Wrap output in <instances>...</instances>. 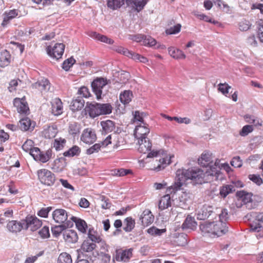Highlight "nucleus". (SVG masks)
Masks as SVG:
<instances>
[{
	"label": "nucleus",
	"instance_id": "3",
	"mask_svg": "<svg viewBox=\"0 0 263 263\" xmlns=\"http://www.w3.org/2000/svg\"><path fill=\"white\" fill-rule=\"evenodd\" d=\"M245 217L250 221V231L259 232L261 231L262 226L259 222H263V212H251L248 213Z\"/></svg>",
	"mask_w": 263,
	"mask_h": 263
},
{
	"label": "nucleus",
	"instance_id": "56",
	"mask_svg": "<svg viewBox=\"0 0 263 263\" xmlns=\"http://www.w3.org/2000/svg\"><path fill=\"white\" fill-rule=\"evenodd\" d=\"M147 233L154 236H160L162 233H164L165 229H159L155 227H152L149 228L147 230Z\"/></svg>",
	"mask_w": 263,
	"mask_h": 263
},
{
	"label": "nucleus",
	"instance_id": "33",
	"mask_svg": "<svg viewBox=\"0 0 263 263\" xmlns=\"http://www.w3.org/2000/svg\"><path fill=\"white\" fill-rule=\"evenodd\" d=\"M169 54L174 59L177 60L184 59L185 58V55L182 51L175 47H171L168 48Z\"/></svg>",
	"mask_w": 263,
	"mask_h": 263
},
{
	"label": "nucleus",
	"instance_id": "46",
	"mask_svg": "<svg viewBox=\"0 0 263 263\" xmlns=\"http://www.w3.org/2000/svg\"><path fill=\"white\" fill-rule=\"evenodd\" d=\"M70 226V224H60L59 226H55L52 228L51 231L53 235L55 236H59L62 231L66 229V228Z\"/></svg>",
	"mask_w": 263,
	"mask_h": 263
},
{
	"label": "nucleus",
	"instance_id": "47",
	"mask_svg": "<svg viewBox=\"0 0 263 263\" xmlns=\"http://www.w3.org/2000/svg\"><path fill=\"white\" fill-rule=\"evenodd\" d=\"M220 172V170H219V168L217 167H214V166H211L210 168L204 173L206 174L205 177L210 176L213 178L214 177L215 179L216 180L219 177Z\"/></svg>",
	"mask_w": 263,
	"mask_h": 263
},
{
	"label": "nucleus",
	"instance_id": "58",
	"mask_svg": "<svg viewBox=\"0 0 263 263\" xmlns=\"http://www.w3.org/2000/svg\"><path fill=\"white\" fill-rule=\"evenodd\" d=\"M99 256L101 263H109L110 261L111 256L106 252L101 251L99 254Z\"/></svg>",
	"mask_w": 263,
	"mask_h": 263
},
{
	"label": "nucleus",
	"instance_id": "1",
	"mask_svg": "<svg viewBox=\"0 0 263 263\" xmlns=\"http://www.w3.org/2000/svg\"><path fill=\"white\" fill-rule=\"evenodd\" d=\"M205 174L204 171L199 168L179 169L176 172V181L167 189V192L170 194L175 193L180 190L182 186L189 183L194 184H202L205 182Z\"/></svg>",
	"mask_w": 263,
	"mask_h": 263
},
{
	"label": "nucleus",
	"instance_id": "53",
	"mask_svg": "<svg viewBox=\"0 0 263 263\" xmlns=\"http://www.w3.org/2000/svg\"><path fill=\"white\" fill-rule=\"evenodd\" d=\"M88 235L89 238L88 240L91 242L99 243L102 240L101 237L98 235L97 233L95 231H92L90 230H89Z\"/></svg>",
	"mask_w": 263,
	"mask_h": 263
},
{
	"label": "nucleus",
	"instance_id": "27",
	"mask_svg": "<svg viewBox=\"0 0 263 263\" xmlns=\"http://www.w3.org/2000/svg\"><path fill=\"white\" fill-rule=\"evenodd\" d=\"M70 219L75 222L76 227L79 231L83 233L86 232L87 225L84 220L72 216L70 217Z\"/></svg>",
	"mask_w": 263,
	"mask_h": 263
},
{
	"label": "nucleus",
	"instance_id": "39",
	"mask_svg": "<svg viewBox=\"0 0 263 263\" xmlns=\"http://www.w3.org/2000/svg\"><path fill=\"white\" fill-rule=\"evenodd\" d=\"M235 191V186L233 184L224 185L220 188V195L225 198L228 195Z\"/></svg>",
	"mask_w": 263,
	"mask_h": 263
},
{
	"label": "nucleus",
	"instance_id": "26",
	"mask_svg": "<svg viewBox=\"0 0 263 263\" xmlns=\"http://www.w3.org/2000/svg\"><path fill=\"white\" fill-rule=\"evenodd\" d=\"M132 255V250L128 249L122 252H117L116 259L117 261H127Z\"/></svg>",
	"mask_w": 263,
	"mask_h": 263
},
{
	"label": "nucleus",
	"instance_id": "51",
	"mask_svg": "<svg viewBox=\"0 0 263 263\" xmlns=\"http://www.w3.org/2000/svg\"><path fill=\"white\" fill-rule=\"evenodd\" d=\"M72 259L71 256L66 253L63 252L60 254L58 259V263H72Z\"/></svg>",
	"mask_w": 263,
	"mask_h": 263
},
{
	"label": "nucleus",
	"instance_id": "42",
	"mask_svg": "<svg viewBox=\"0 0 263 263\" xmlns=\"http://www.w3.org/2000/svg\"><path fill=\"white\" fill-rule=\"evenodd\" d=\"M90 36L95 39L108 44H112L114 43V41L112 39L108 38L106 36L101 35L95 32H92Z\"/></svg>",
	"mask_w": 263,
	"mask_h": 263
},
{
	"label": "nucleus",
	"instance_id": "19",
	"mask_svg": "<svg viewBox=\"0 0 263 263\" xmlns=\"http://www.w3.org/2000/svg\"><path fill=\"white\" fill-rule=\"evenodd\" d=\"M148 0H127V5L134 11L139 12L146 5Z\"/></svg>",
	"mask_w": 263,
	"mask_h": 263
},
{
	"label": "nucleus",
	"instance_id": "22",
	"mask_svg": "<svg viewBox=\"0 0 263 263\" xmlns=\"http://www.w3.org/2000/svg\"><path fill=\"white\" fill-rule=\"evenodd\" d=\"M198 163L203 167H207L212 162V155L209 152H203L198 159Z\"/></svg>",
	"mask_w": 263,
	"mask_h": 263
},
{
	"label": "nucleus",
	"instance_id": "61",
	"mask_svg": "<svg viewBox=\"0 0 263 263\" xmlns=\"http://www.w3.org/2000/svg\"><path fill=\"white\" fill-rule=\"evenodd\" d=\"M251 24L247 20H243L239 23V28L241 31H246L250 29Z\"/></svg>",
	"mask_w": 263,
	"mask_h": 263
},
{
	"label": "nucleus",
	"instance_id": "43",
	"mask_svg": "<svg viewBox=\"0 0 263 263\" xmlns=\"http://www.w3.org/2000/svg\"><path fill=\"white\" fill-rule=\"evenodd\" d=\"M96 247L95 243L90 241L89 240L84 241L81 246V249L86 252H92Z\"/></svg>",
	"mask_w": 263,
	"mask_h": 263
},
{
	"label": "nucleus",
	"instance_id": "8",
	"mask_svg": "<svg viewBox=\"0 0 263 263\" xmlns=\"http://www.w3.org/2000/svg\"><path fill=\"white\" fill-rule=\"evenodd\" d=\"M65 49V45L62 43H55L53 46L50 45L47 48L48 54L57 60L61 58Z\"/></svg>",
	"mask_w": 263,
	"mask_h": 263
},
{
	"label": "nucleus",
	"instance_id": "49",
	"mask_svg": "<svg viewBox=\"0 0 263 263\" xmlns=\"http://www.w3.org/2000/svg\"><path fill=\"white\" fill-rule=\"evenodd\" d=\"M66 143V139L62 138H59L54 139L53 147L56 151H60L63 149Z\"/></svg>",
	"mask_w": 263,
	"mask_h": 263
},
{
	"label": "nucleus",
	"instance_id": "52",
	"mask_svg": "<svg viewBox=\"0 0 263 263\" xmlns=\"http://www.w3.org/2000/svg\"><path fill=\"white\" fill-rule=\"evenodd\" d=\"M134 116V122H140L141 124V123L144 124L143 118L146 116V114L143 112H140L139 111H135L133 112Z\"/></svg>",
	"mask_w": 263,
	"mask_h": 263
},
{
	"label": "nucleus",
	"instance_id": "45",
	"mask_svg": "<svg viewBox=\"0 0 263 263\" xmlns=\"http://www.w3.org/2000/svg\"><path fill=\"white\" fill-rule=\"evenodd\" d=\"M99 115L109 114L112 111V107L111 105L108 103H99Z\"/></svg>",
	"mask_w": 263,
	"mask_h": 263
},
{
	"label": "nucleus",
	"instance_id": "34",
	"mask_svg": "<svg viewBox=\"0 0 263 263\" xmlns=\"http://www.w3.org/2000/svg\"><path fill=\"white\" fill-rule=\"evenodd\" d=\"M58 133V129L54 126H49L44 128L43 131V135L46 139H51L54 138Z\"/></svg>",
	"mask_w": 263,
	"mask_h": 263
},
{
	"label": "nucleus",
	"instance_id": "35",
	"mask_svg": "<svg viewBox=\"0 0 263 263\" xmlns=\"http://www.w3.org/2000/svg\"><path fill=\"white\" fill-rule=\"evenodd\" d=\"M197 224L194 218L190 216H187L182 225V228L185 229L193 230L196 228Z\"/></svg>",
	"mask_w": 263,
	"mask_h": 263
},
{
	"label": "nucleus",
	"instance_id": "59",
	"mask_svg": "<svg viewBox=\"0 0 263 263\" xmlns=\"http://www.w3.org/2000/svg\"><path fill=\"white\" fill-rule=\"evenodd\" d=\"M76 60L72 57L66 60L63 63L62 68L67 71L75 63Z\"/></svg>",
	"mask_w": 263,
	"mask_h": 263
},
{
	"label": "nucleus",
	"instance_id": "60",
	"mask_svg": "<svg viewBox=\"0 0 263 263\" xmlns=\"http://www.w3.org/2000/svg\"><path fill=\"white\" fill-rule=\"evenodd\" d=\"M253 130V127L252 125H247L244 126L239 132V134L241 136H246L249 133Z\"/></svg>",
	"mask_w": 263,
	"mask_h": 263
},
{
	"label": "nucleus",
	"instance_id": "17",
	"mask_svg": "<svg viewBox=\"0 0 263 263\" xmlns=\"http://www.w3.org/2000/svg\"><path fill=\"white\" fill-rule=\"evenodd\" d=\"M32 87L37 89L42 92H47L50 90V83L48 79L43 78L33 83Z\"/></svg>",
	"mask_w": 263,
	"mask_h": 263
},
{
	"label": "nucleus",
	"instance_id": "15",
	"mask_svg": "<svg viewBox=\"0 0 263 263\" xmlns=\"http://www.w3.org/2000/svg\"><path fill=\"white\" fill-rule=\"evenodd\" d=\"M137 140L138 151L140 153L146 154L151 150L152 143L147 138H142Z\"/></svg>",
	"mask_w": 263,
	"mask_h": 263
},
{
	"label": "nucleus",
	"instance_id": "5",
	"mask_svg": "<svg viewBox=\"0 0 263 263\" xmlns=\"http://www.w3.org/2000/svg\"><path fill=\"white\" fill-rule=\"evenodd\" d=\"M53 219L56 223L59 224H72L68 220V215L67 211L62 209H57L52 212Z\"/></svg>",
	"mask_w": 263,
	"mask_h": 263
},
{
	"label": "nucleus",
	"instance_id": "64",
	"mask_svg": "<svg viewBox=\"0 0 263 263\" xmlns=\"http://www.w3.org/2000/svg\"><path fill=\"white\" fill-rule=\"evenodd\" d=\"M51 207L42 208L37 212V215L41 217L46 218L48 217L49 212L51 210Z\"/></svg>",
	"mask_w": 263,
	"mask_h": 263
},
{
	"label": "nucleus",
	"instance_id": "50",
	"mask_svg": "<svg viewBox=\"0 0 263 263\" xmlns=\"http://www.w3.org/2000/svg\"><path fill=\"white\" fill-rule=\"evenodd\" d=\"M51 156L52 151L50 149L47 150L45 153L41 152V155L38 157L37 161L45 163L51 158Z\"/></svg>",
	"mask_w": 263,
	"mask_h": 263
},
{
	"label": "nucleus",
	"instance_id": "16",
	"mask_svg": "<svg viewBox=\"0 0 263 263\" xmlns=\"http://www.w3.org/2000/svg\"><path fill=\"white\" fill-rule=\"evenodd\" d=\"M24 220L21 221L11 220L9 221L7 227L8 230L12 233H16L20 232L23 229H25Z\"/></svg>",
	"mask_w": 263,
	"mask_h": 263
},
{
	"label": "nucleus",
	"instance_id": "55",
	"mask_svg": "<svg viewBox=\"0 0 263 263\" xmlns=\"http://www.w3.org/2000/svg\"><path fill=\"white\" fill-rule=\"evenodd\" d=\"M181 25L180 24H177L174 26L170 27L165 30V33L167 34H175L180 31Z\"/></svg>",
	"mask_w": 263,
	"mask_h": 263
},
{
	"label": "nucleus",
	"instance_id": "7",
	"mask_svg": "<svg viewBox=\"0 0 263 263\" xmlns=\"http://www.w3.org/2000/svg\"><path fill=\"white\" fill-rule=\"evenodd\" d=\"M107 83V80L102 78H97L91 83L92 89L98 100L101 98L102 89Z\"/></svg>",
	"mask_w": 263,
	"mask_h": 263
},
{
	"label": "nucleus",
	"instance_id": "38",
	"mask_svg": "<svg viewBox=\"0 0 263 263\" xmlns=\"http://www.w3.org/2000/svg\"><path fill=\"white\" fill-rule=\"evenodd\" d=\"M133 97L132 91L125 90L120 93L119 99L122 104L126 105L132 101Z\"/></svg>",
	"mask_w": 263,
	"mask_h": 263
},
{
	"label": "nucleus",
	"instance_id": "28",
	"mask_svg": "<svg viewBox=\"0 0 263 263\" xmlns=\"http://www.w3.org/2000/svg\"><path fill=\"white\" fill-rule=\"evenodd\" d=\"M84 100L82 97H78L74 100H73L70 104V109L72 111L75 112L81 110L84 105Z\"/></svg>",
	"mask_w": 263,
	"mask_h": 263
},
{
	"label": "nucleus",
	"instance_id": "18",
	"mask_svg": "<svg viewBox=\"0 0 263 263\" xmlns=\"http://www.w3.org/2000/svg\"><path fill=\"white\" fill-rule=\"evenodd\" d=\"M13 104L18 112L26 114L29 111V107L25 99L15 98L14 100Z\"/></svg>",
	"mask_w": 263,
	"mask_h": 263
},
{
	"label": "nucleus",
	"instance_id": "36",
	"mask_svg": "<svg viewBox=\"0 0 263 263\" xmlns=\"http://www.w3.org/2000/svg\"><path fill=\"white\" fill-rule=\"evenodd\" d=\"M11 55L7 50H4L1 52L0 66L4 67L7 66L10 62Z\"/></svg>",
	"mask_w": 263,
	"mask_h": 263
},
{
	"label": "nucleus",
	"instance_id": "12",
	"mask_svg": "<svg viewBox=\"0 0 263 263\" xmlns=\"http://www.w3.org/2000/svg\"><path fill=\"white\" fill-rule=\"evenodd\" d=\"M214 210V218H216L217 216H218L219 218L218 221H215L216 222H220L225 228H228L225 222L229 218L228 210L221 208H215Z\"/></svg>",
	"mask_w": 263,
	"mask_h": 263
},
{
	"label": "nucleus",
	"instance_id": "23",
	"mask_svg": "<svg viewBox=\"0 0 263 263\" xmlns=\"http://www.w3.org/2000/svg\"><path fill=\"white\" fill-rule=\"evenodd\" d=\"M18 126L22 130L27 131L29 129L33 130L35 123L31 122L29 118H24L20 120Z\"/></svg>",
	"mask_w": 263,
	"mask_h": 263
},
{
	"label": "nucleus",
	"instance_id": "24",
	"mask_svg": "<svg viewBox=\"0 0 263 263\" xmlns=\"http://www.w3.org/2000/svg\"><path fill=\"white\" fill-rule=\"evenodd\" d=\"M64 238L68 243H75L78 241V237L76 231L72 230H67L63 233Z\"/></svg>",
	"mask_w": 263,
	"mask_h": 263
},
{
	"label": "nucleus",
	"instance_id": "31",
	"mask_svg": "<svg viewBox=\"0 0 263 263\" xmlns=\"http://www.w3.org/2000/svg\"><path fill=\"white\" fill-rule=\"evenodd\" d=\"M100 124L102 128V134L111 132L115 129V124L111 120L102 121Z\"/></svg>",
	"mask_w": 263,
	"mask_h": 263
},
{
	"label": "nucleus",
	"instance_id": "62",
	"mask_svg": "<svg viewBox=\"0 0 263 263\" xmlns=\"http://www.w3.org/2000/svg\"><path fill=\"white\" fill-rule=\"evenodd\" d=\"M33 142L31 140H27L22 145L23 149L26 152H30L34 147H33Z\"/></svg>",
	"mask_w": 263,
	"mask_h": 263
},
{
	"label": "nucleus",
	"instance_id": "63",
	"mask_svg": "<svg viewBox=\"0 0 263 263\" xmlns=\"http://www.w3.org/2000/svg\"><path fill=\"white\" fill-rule=\"evenodd\" d=\"M39 234L43 238L49 237L50 236L49 228L48 227L44 226L39 231Z\"/></svg>",
	"mask_w": 263,
	"mask_h": 263
},
{
	"label": "nucleus",
	"instance_id": "44",
	"mask_svg": "<svg viewBox=\"0 0 263 263\" xmlns=\"http://www.w3.org/2000/svg\"><path fill=\"white\" fill-rule=\"evenodd\" d=\"M80 129V124L76 122H73L69 124L68 132L70 135H72L73 137H75L76 135L79 134Z\"/></svg>",
	"mask_w": 263,
	"mask_h": 263
},
{
	"label": "nucleus",
	"instance_id": "11",
	"mask_svg": "<svg viewBox=\"0 0 263 263\" xmlns=\"http://www.w3.org/2000/svg\"><path fill=\"white\" fill-rule=\"evenodd\" d=\"M25 221V229L30 228L32 231H35L40 228L42 222L35 216H30L26 217Z\"/></svg>",
	"mask_w": 263,
	"mask_h": 263
},
{
	"label": "nucleus",
	"instance_id": "20",
	"mask_svg": "<svg viewBox=\"0 0 263 263\" xmlns=\"http://www.w3.org/2000/svg\"><path fill=\"white\" fill-rule=\"evenodd\" d=\"M51 112L54 116H59L63 113V103L58 98H54L51 101Z\"/></svg>",
	"mask_w": 263,
	"mask_h": 263
},
{
	"label": "nucleus",
	"instance_id": "57",
	"mask_svg": "<svg viewBox=\"0 0 263 263\" xmlns=\"http://www.w3.org/2000/svg\"><path fill=\"white\" fill-rule=\"evenodd\" d=\"M231 88L227 83H220L218 84V90L223 95L227 96L229 93V89Z\"/></svg>",
	"mask_w": 263,
	"mask_h": 263
},
{
	"label": "nucleus",
	"instance_id": "54",
	"mask_svg": "<svg viewBox=\"0 0 263 263\" xmlns=\"http://www.w3.org/2000/svg\"><path fill=\"white\" fill-rule=\"evenodd\" d=\"M174 156H170L169 158L166 157L165 158H162L159 159L160 164H159L156 168L157 171H159L162 167L163 168H164L167 165L171 163V160L172 158H173Z\"/></svg>",
	"mask_w": 263,
	"mask_h": 263
},
{
	"label": "nucleus",
	"instance_id": "9",
	"mask_svg": "<svg viewBox=\"0 0 263 263\" xmlns=\"http://www.w3.org/2000/svg\"><path fill=\"white\" fill-rule=\"evenodd\" d=\"M130 39L136 42L142 43L143 45L149 47H153L157 44V42L151 36H147L144 34H139L132 35Z\"/></svg>",
	"mask_w": 263,
	"mask_h": 263
},
{
	"label": "nucleus",
	"instance_id": "6",
	"mask_svg": "<svg viewBox=\"0 0 263 263\" xmlns=\"http://www.w3.org/2000/svg\"><path fill=\"white\" fill-rule=\"evenodd\" d=\"M215 208L209 205H203L197 212V218L204 220L208 218L214 219Z\"/></svg>",
	"mask_w": 263,
	"mask_h": 263
},
{
	"label": "nucleus",
	"instance_id": "29",
	"mask_svg": "<svg viewBox=\"0 0 263 263\" xmlns=\"http://www.w3.org/2000/svg\"><path fill=\"white\" fill-rule=\"evenodd\" d=\"M85 109L91 118H93L100 116L99 103H90L86 107Z\"/></svg>",
	"mask_w": 263,
	"mask_h": 263
},
{
	"label": "nucleus",
	"instance_id": "4",
	"mask_svg": "<svg viewBox=\"0 0 263 263\" xmlns=\"http://www.w3.org/2000/svg\"><path fill=\"white\" fill-rule=\"evenodd\" d=\"M38 178L40 182L45 185L51 186L55 181L54 175L46 169H41L37 171Z\"/></svg>",
	"mask_w": 263,
	"mask_h": 263
},
{
	"label": "nucleus",
	"instance_id": "41",
	"mask_svg": "<svg viewBox=\"0 0 263 263\" xmlns=\"http://www.w3.org/2000/svg\"><path fill=\"white\" fill-rule=\"evenodd\" d=\"M81 153L80 148L77 145H74L70 148L68 151L63 153V155L67 157H72L76 156H79Z\"/></svg>",
	"mask_w": 263,
	"mask_h": 263
},
{
	"label": "nucleus",
	"instance_id": "2",
	"mask_svg": "<svg viewBox=\"0 0 263 263\" xmlns=\"http://www.w3.org/2000/svg\"><path fill=\"white\" fill-rule=\"evenodd\" d=\"M200 229L203 235L210 237H219L228 231V228H225L220 222L216 221L205 222L200 224Z\"/></svg>",
	"mask_w": 263,
	"mask_h": 263
},
{
	"label": "nucleus",
	"instance_id": "30",
	"mask_svg": "<svg viewBox=\"0 0 263 263\" xmlns=\"http://www.w3.org/2000/svg\"><path fill=\"white\" fill-rule=\"evenodd\" d=\"M106 5L110 9L115 10L121 8L127 0H106Z\"/></svg>",
	"mask_w": 263,
	"mask_h": 263
},
{
	"label": "nucleus",
	"instance_id": "21",
	"mask_svg": "<svg viewBox=\"0 0 263 263\" xmlns=\"http://www.w3.org/2000/svg\"><path fill=\"white\" fill-rule=\"evenodd\" d=\"M140 220L143 226L147 227L154 221V217L149 210H145L141 215Z\"/></svg>",
	"mask_w": 263,
	"mask_h": 263
},
{
	"label": "nucleus",
	"instance_id": "10",
	"mask_svg": "<svg viewBox=\"0 0 263 263\" xmlns=\"http://www.w3.org/2000/svg\"><path fill=\"white\" fill-rule=\"evenodd\" d=\"M80 140L86 144H91L97 140L95 132L90 128L85 129L81 136Z\"/></svg>",
	"mask_w": 263,
	"mask_h": 263
},
{
	"label": "nucleus",
	"instance_id": "32",
	"mask_svg": "<svg viewBox=\"0 0 263 263\" xmlns=\"http://www.w3.org/2000/svg\"><path fill=\"white\" fill-rule=\"evenodd\" d=\"M171 206L170 195L167 194L161 198L159 200L158 207L161 210H163Z\"/></svg>",
	"mask_w": 263,
	"mask_h": 263
},
{
	"label": "nucleus",
	"instance_id": "13",
	"mask_svg": "<svg viewBox=\"0 0 263 263\" xmlns=\"http://www.w3.org/2000/svg\"><path fill=\"white\" fill-rule=\"evenodd\" d=\"M111 135H108L105 139L101 143H96L87 149L86 153L91 155L95 152H98L101 146L105 147L111 143Z\"/></svg>",
	"mask_w": 263,
	"mask_h": 263
},
{
	"label": "nucleus",
	"instance_id": "40",
	"mask_svg": "<svg viewBox=\"0 0 263 263\" xmlns=\"http://www.w3.org/2000/svg\"><path fill=\"white\" fill-rule=\"evenodd\" d=\"M130 77L129 73L126 71H123L120 74V82H116L115 83V87L117 88H119L123 86L128 80Z\"/></svg>",
	"mask_w": 263,
	"mask_h": 263
},
{
	"label": "nucleus",
	"instance_id": "37",
	"mask_svg": "<svg viewBox=\"0 0 263 263\" xmlns=\"http://www.w3.org/2000/svg\"><path fill=\"white\" fill-rule=\"evenodd\" d=\"M135 227V221L131 217L126 218L123 221V230L126 232H131Z\"/></svg>",
	"mask_w": 263,
	"mask_h": 263
},
{
	"label": "nucleus",
	"instance_id": "25",
	"mask_svg": "<svg viewBox=\"0 0 263 263\" xmlns=\"http://www.w3.org/2000/svg\"><path fill=\"white\" fill-rule=\"evenodd\" d=\"M189 198V194L186 192H182L178 198H177L175 201V204L176 206L185 209Z\"/></svg>",
	"mask_w": 263,
	"mask_h": 263
},
{
	"label": "nucleus",
	"instance_id": "14",
	"mask_svg": "<svg viewBox=\"0 0 263 263\" xmlns=\"http://www.w3.org/2000/svg\"><path fill=\"white\" fill-rule=\"evenodd\" d=\"M149 133V129L147 127L146 124L144 123L143 125L140 124L136 126L134 130V135L137 140H139L147 138L146 136Z\"/></svg>",
	"mask_w": 263,
	"mask_h": 263
},
{
	"label": "nucleus",
	"instance_id": "48",
	"mask_svg": "<svg viewBox=\"0 0 263 263\" xmlns=\"http://www.w3.org/2000/svg\"><path fill=\"white\" fill-rule=\"evenodd\" d=\"M13 210L10 209H7L3 214L0 215V223L3 224L7 222L13 216Z\"/></svg>",
	"mask_w": 263,
	"mask_h": 263
}]
</instances>
